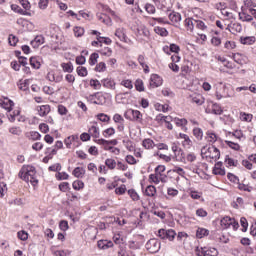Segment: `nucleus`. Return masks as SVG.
<instances>
[{
	"mask_svg": "<svg viewBox=\"0 0 256 256\" xmlns=\"http://www.w3.org/2000/svg\"><path fill=\"white\" fill-rule=\"evenodd\" d=\"M210 149H213V155L210 156L211 159H214V161H218V159H221V151H219V148L212 145Z\"/></svg>",
	"mask_w": 256,
	"mask_h": 256,
	"instance_id": "22",
	"label": "nucleus"
},
{
	"mask_svg": "<svg viewBox=\"0 0 256 256\" xmlns=\"http://www.w3.org/2000/svg\"><path fill=\"white\" fill-rule=\"evenodd\" d=\"M76 72H77V75L79 77H87V75H89V72L87 71V68L84 67V66H78L76 68Z\"/></svg>",
	"mask_w": 256,
	"mask_h": 256,
	"instance_id": "25",
	"label": "nucleus"
},
{
	"mask_svg": "<svg viewBox=\"0 0 256 256\" xmlns=\"http://www.w3.org/2000/svg\"><path fill=\"white\" fill-rule=\"evenodd\" d=\"M35 175L36 174H32L25 169H21L18 173V177H20L22 181H25L26 183L30 182L33 187H37V185L39 184V180H37V177Z\"/></svg>",
	"mask_w": 256,
	"mask_h": 256,
	"instance_id": "1",
	"label": "nucleus"
},
{
	"mask_svg": "<svg viewBox=\"0 0 256 256\" xmlns=\"http://www.w3.org/2000/svg\"><path fill=\"white\" fill-rule=\"evenodd\" d=\"M96 17L99 21L105 23V25H111V18L107 16V14L98 13L96 14Z\"/></svg>",
	"mask_w": 256,
	"mask_h": 256,
	"instance_id": "16",
	"label": "nucleus"
},
{
	"mask_svg": "<svg viewBox=\"0 0 256 256\" xmlns=\"http://www.w3.org/2000/svg\"><path fill=\"white\" fill-rule=\"evenodd\" d=\"M233 221V218L226 216L221 220L222 227H225V229H229V226L231 225V222Z\"/></svg>",
	"mask_w": 256,
	"mask_h": 256,
	"instance_id": "40",
	"label": "nucleus"
},
{
	"mask_svg": "<svg viewBox=\"0 0 256 256\" xmlns=\"http://www.w3.org/2000/svg\"><path fill=\"white\" fill-rule=\"evenodd\" d=\"M86 99L94 105H103L105 103V96L101 92L90 94Z\"/></svg>",
	"mask_w": 256,
	"mask_h": 256,
	"instance_id": "3",
	"label": "nucleus"
},
{
	"mask_svg": "<svg viewBox=\"0 0 256 256\" xmlns=\"http://www.w3.org/2000/svg\"><path fill=\"white\" fill-rule=\"evenodd\" d=\"M84 34H85V29L83 27L76 26L74 28L75 37H83Z\"/></svg>",
	"mask_w": 256,
	"mask_h": 256,
	"instance_id": "47",
	"label": "nucleus"
},
{
	"mask_svg": "<svg viewBox=\"0 0 256 256\" xmlns=\"http://www.w3.org/2000/svg\"><path fill=\"white\" fill-rule=\"evenodd\" d=\"M115 36L118 37L121 41H124V43H127V35L125 34V29L118 28L115 31Z\"/></svg>",
	"mask_w": 256,
	"mask_h": 256,
	"instance_id": "17",
	"label": "nucleus"
},
{
	"mask_svg": "<svg viewBox=\"0 0 256 256\" xmlns=\"http://www.w3.org/2000/svg\"><path fill=\"white\" fill-rule=\"evenodd\" d=\"M72 175H74V177L77 179H83V177H85V169L82 167H76L73 170Z\"/></svg>",
	"mask_w": 256,
	"mask_h": 256,
	"instance_id": "15",
	"label": "nucleus"
},
{
	"mask_svg": "<svg viewBox=\"0 0 256 256\" xmlns=\"http://www.w3.org/2000/svg\"><path fill=\"white\" fill-rule=\"evenodd\" d=\"M161 77L157 74H153L150 78V87H153V89L157 87H161Z\"/></svg>",
	"mask_w": 256,
	"mask_h": 256,
	"instance_id": "7",
	"label": "nucleus"
},
{
	"mask_svg": "<svg viewBox=\"0 0 256 256\" xmlns=\"http://www.w3.org/2000/svg\"><path fill=\"white\" fill-rule=\"evenodd\" d=\"M11 9L12 11H14V13H18L19 15L31 16V14L28 11L23 10L22 7L17 4H12Z\"/></svg>",
	"mask_w": 256,
	"mask_h": 256,
	"instance_id": "13",
	"label": "nucleus"
},
{
	"mask_svg": "<svg viewBox=\"0 0 256 256\" xmlns=\"http://www.w3.org/2000/svg\"><path fill=\"white\" fill-rule=\"evenodd\" d=\"M163 51L166 53V55H171V53L177 54L179 51H181V47H179L177 44H170V46H164Z\"/></svg>",
	"mask_w": 256,
	"mask_h": 256,
	"instance_id": "6",
	"label": "nucleus"
},
{
	"mask_svg": "<svg viewBox=\"0 0 256 256\" xmlns=\"http://www.w3.org/2000/svg\"><path fill=\"white\" fill-rule=\"evenodd\" d=\"M255 41L256 39L254 36H246L240 38V43H242V45H253Z\"/></svg>",
	"mask_w": 256,
	"mask_h": 256,
	"instance_id": "18",
	"label": "nucleus"
},
{
	"mask_svg": "<svg viewBox=\"0 0 256 256\" xmlns=\"http://www.w3.org/2000/svg\"><path fill=\"white\" fill-rule=\"evenodd\" d=\"M30 139H32V141H39L41 139V134L37 131H32L30 132Z\"/></svg>",
	"mask_w": 256,
	"mask_h": 256,
	"instance_id": "62",
	"label": "nucleus"
},
{
	"mask_svg": "<svg viewBox=\"0 0 256 256\" xmlns=\"http://www.w3.org/2000/svg\"><path fill=\"white\" fill-rule=\"evenodd\" d=\"M225 143L228 145V147H230V149H233L234 151H239V149H241V146L233 141L226 140Z\"/></svg>",
	"mask_w": 256,
	"mask_h": 256,
	"instance_id": "45",
	"label": "nucleus"
},
{
	"mask_svg": "<svg viewBox=\"0 0 256 256\" xmlns=\"http://www.w3.org/2000/svg\"><path fill=\"white\" fill-rule=\"evenodd\" d=\"M208 143H215L217 141V134L214 132H207Z\"/></svg>",
	"mask_w": 256,
	"mask_h": 256,
	"instance_id": "50",
	"label": "nucleus"
},
{
	"mask_svg": "<svg viewBox=\"0 0 256 256\" xmlns=\"http://www.w3.org/2000/svg\"><path fill=\"white\" fill-rule=\"evenodd\" d=\"M134 85H135L136 91H139V93L145 91V86H144V84H143V80L137 79V80L135 81V84H134Z\"/></svg>",
	"mask_w": 256,
	"mask_h": 256,
	"instance_id": "37",
	"label": "nucleus"
},
{
	"mask_svg": "<svg viewBox=\"0 0 256 256\" xmlns=\"http://www.w3.org/2000/svg\"><path fill=\"white\" fill-rule=\"evenodd\" d=\"M239 19L241 21H246L247 23H251V21H253V16H251L245 12H242V13H239Z\"/></svg>",
	"mask_w": 256,
	"mask_h": 256,
	"instance_id": "32",
	"label": "nucleus"
},
{
	"mask_svg": "<svg viewBox=\"0 0 256 256\" xmlns=\"http://www.w3.org/2000/svg\"><path fill=\"white\" fill-rule=\"evenodd\" d=\"M88 133L94 139H99V137H100L99 127H97L95 125H93V126H91V128H89Z\"/></svg>",
	"mask_w": 256,
	"mask_h": 256,
	"instance_id": "19",
	"label": "nucleus"
},
{
	"mask_svg": "<svg viewBox=\"0 0 256 256\" xmlns=\"http://www.w3.org/2000/svg\"><path fill=\"white\" fill-rule=\"evenodd\" d=\"M97 41H99V43H104L105 45H111V43H113V41L109 37L98 36Z\"/></svg>",
	"mask_w": 256,
	"mask_h": 256,
	"instance_id": "51",
	"label": "nucleus"
},
{
	"mask_svg": "<svg viewBox=\"0 0 256 256\" xmlns=\"http://www.w3.org/2000/svg\"><path fill=\"white\" fill-rule=\"evenodd\" d=\"M48 170L53 171L54 173H57V172L61 171V164L56 163L54 165H51V166H49Z\"/></svg>",
	"mask_w": 256,
	"mask_h": 256,
	"instance_id": "63",
	"label": "nucleus"
},
{
	"mask_svg": "<svg viewBox=\"0 0 256 256\" xmlns=\"http://www.w3.org/2000/svg\"><path fill=\"white\" fill-rule=\"evenodd\" d=\"M37 111L40 117H45L46 115H49V113H51V106L50 105L39 106Z\"/></svg>",
	"mask_w": 256,
	"mask_h": 256,
	"instance_id": "10",
	"label": "nucleus"
},
{
	"mask_svg": "<svg viewBox=\"0 0 256 256\" xmlns=\"http://www.w3.org/2000/svg\"><path fill=\"white\" fill-rule=\"evenodd\" d=\"M17 235L20 241H27V239H29V234L26 231H19Z\"/></svg>",
	"mask_w": 256,
	"mask_h": 256,
	"instance_id": "55",
	"label": "nucleus"
},
{
	"mask_svg": "<svg viewBox=\"0 0 256 256\" xmlns=\"http://www.w3.org/2000/svg\"><path fill=\"white\" fill-rule=\"evenodd\" d=\"M126 191H127V186H125V184H122L120 187L115 189L116 195H125Z\"/></svg>",
	"mask_w": 256,
	"mask_h": 256,
	"instance_id": "58",
	"label": "nucleus"
},
{
	"mask_svg": "<svg viewBox=\"0 0 256 256\" xmlns=\"http://www.w3.org/2000/svg\"><path fill=\"white\" fill-rule=\"evenodd\" d=\"M227 177L231 181V183H237V185H239V177H237L235 174L229 172L227 174Z\"/></svg>",
	"mask_w": 256,
	"mask_h": 256,
	"instance_id": "60",
	"label": "nucleus"
},
{
	"mask_svg": "<svg viewBox=\"0 0 256 256\" xmlns=\"http://www.w3.org/2000/svg\"><path fill=\"white\" fill-rule=\"evenodd\" d=\"M120 85H122V87H126V89H133V82L129 79L122 80Z\"/></svg>",
	"mask_w": 256,
	"mask_h": 256,
	"instance_id": "59",
	"label": "nucleus"
},
{
	"mask_svg": "<svg viewBox=\"0 0 256 256\" xmlns=\"http://www.w3.org/2000/svg\"><path fill=\"white\" fill-rule=\"evenodd\" d=\"M30 65L33 69H41V57L39 56L30 57Z\"/></svg>",
	"mask_w": 256,
	"mask_h": 256,
	"instance_id": "8",
	"label": "nucleus"
},
{
	"mask_svg": "<svg viewBox=\"0 0 256 256\" xmlns=\"http://www.w3.org/2000/svg\"><path fill=\"white\" fill-rule=\"evenodd\" d=\"M177 236V232L173 229L165 230V229H160L158 230V237L160 239H168L169 241H173L175 237Z\"/></svg>",
	"mask_w": 256,
	"mask_h": 256,
	"instance_id": "4",
	"label": "nucleus"
},
{
	"mask_svg": "<svg viewBox=\"0 0 256 256\" xmlns=\"http://www.w3.org/2000/svg\"><path fill=\"white\" fill-rule=\"evenodd\" d=\"M154 31L157 35H160V37H167V35H169V31L163 27H155Z\"/></svg>",
	"mask_w": 256,
	"mask_h": 256,
	"instance_id": "27",
	"label": "nucleus"
},
{
	"mask_svg": "<svg viewBox=\"0 0 256 256\" xmlns=\"http://www.w3.org/2000/svg\"><path fill=\"white\" fill-rule=\"evenodd\" d=\"M94 71H96L97 73H104V71H107V65L105 64V62H99L94 68Z\"/></svg>",
	"mask_w": 256,
	"mask_h": 256,
	"instance_id": "30",
	"label": "nucleus"
},
{
	"mask_svg": "<svg viewBox=\"0 0 256 256\" xmlns=\"http://www.w3.org/2000/svg\"><path fill=\"white\" fill-rule=\"evenodd\" d=\"M238 189L240 191H246L248 193H251V191H253V187L245 185V184H241L240 182L238 184Z\"/></svg>",
	"mask_w": 256,
	"mask_h": 256,
	"instance_id": "54",
	"label": "nucleus"
},
{
	"mask_svg": "<svg viewBox=\"0 0 256 256\" xmlns=\"http://www.w3.org/2000/svg\"><path fill=\"white\" fill-rule=\"evenodd\" d=\"M145 247L149 253H159L161 251V242L157 238H151L147 241Z\"/></svg>",
	"mask_w": 256,
	"mask_h": 256,
	"instance_id": "2",
	"label": "nucleus"
},
{
	"mask_svg": "<svg viewBox=\"0 0 256 256\" xmlns=\"http://www.w3.org/2000/svg\"><path fill=\"white\" fill-rule=\"evenodd\" d=\"M169 19L172 23H179L181 21V14L179 12H172L169 14Z\"/></svg>",
	"mask_w": 256,
	"mask_h": 256,
	"instance_id": "23",
	"label": "nucleus"
},
{
	"mask_svg": "<svg viewBox=\"0 0 256 256\" xmlns=\"http://www.w3.org/2000/svg\"><path fill=\"white\" fill-rule=\"evenodd\" d=\"M212 113L214 115H223V108L217 103L212 105Z\"/></svg>",
	"mask_w": 256,
	"mask_h": 256,
	"instance_id": "36",
	"label": "nucleus"
},
{
	"mask_svg": "<svg viewBox=\"0 0 256 256\" xmlns=\"http://www.w3.org/2000/svg\"><path fill=\"white\" fill-rule=\"evenodd\" d=\"M195 21H196V19H194V18H186L184 21V25H185V27L190 29V31H193V29L195 27Z\"/></svg>",
	"mask_w": 256,
	"mask_h": 256,
	"instance_id": "26",
	"label": "nucleus"
},
{
	"mask_svg": "<svg viewBox=\"0 0 256 256\" xmlns=\"http://www.w3.org/2000/svg\"><path fill=\"white\" fill-rule=\"evenodd\" d=\"M172 121H174L177 127H185V125L188 123L187 119L185 118H174Z\"/></svg>",
	"mask_w": 256,
	"mask_h": 256,
	"instance_id": "29",
	"label": "nucleus"
},
{
	"mask_svg": "<svg viewBox=\"0 0 256 256\" xmlns=\"http://www.w3.org/2000/svg\"><path fill=\"white\" fill-rule=\"evenodd\" d=\"M96 117L102 123H109V121H111V117H109V115H107L105 113H100Z\"/></svg>",
	"mask_w": 256,
	"mask_h": 256,
	"instance_id": "42",
	"label": "nucleus"
},
{
	"mask_svg": "<svg viewBox=\"0 0 256 256\" xmlns=\"http://www.w3.org/2000/svg\"><path fill=\"white\" fill-rule=\"evenodd\" d=\"M14 105H15V103L13 102V100H11L7 97H3V99L1 100L2 109H5L8 113H11V111H13Z\"/></svg>",
	"mask_w": 256,
	"mask_h": 256,
	"instance_id": "5",
	"label": "nucleus"
},
{
	"mask_svg": "<svg viewBox=\"0 0 256 256\" xmlns=\"http://www.w3.org/2000/svg\"><path fill=\"white\" fill-rule=\"evenodd\" d=\"M102 83L99 82L97 79H91L90 80V87H93V89H101Z\"/></svg>",
	"mask_w": 256,
	"mask_h": 256,
	"instance_id": "56",
	"label": "nucleus"
},
{
	"mask_svg": "<svg viewBox=\"0 0 256 256\" xmlns=\"http://www.w3.org/2000/svg\"><path fill=\"white\" fill-rule=\"evenodd\" d=\"M209 235V230L205 228H198L196 231L197 239H203V237H207Z\"/></svg>",
	"mask_w": 256,
	"mask_h": 256,
	"instance_id": "20",
	"label": "nucleus"
},
{
	"mask_svg": "<svg viewBox=\"0 0 256 256\" xmlns=\"http://www.w3.org/2000/svg\"><path fill=\"white\" fill-rule=\"evenodd\" d=\"M101 83L106 89H115V80L113 78L102 79Z\"/></svg>",
	"mask_w": 256,
	"mask_h": 256,
	"instance_id": "11",
	"label": "nucleus"
},
{
	"mask_svg": "<svg viewBox=\"0 0 256 256\" xmlns=\"http://www.w3.org/2000/svg\"><path fill=\"white\" fill-rule=\"evenodd\" d=\"M240 224H241V227H242V233H247V229L249 227V222H247V218L242 217L240 219Z\"/></svg>",
	"mask_w": 256,
	"mask_h": 256,
	"instance_id": "44",
	"label": "nucleus"
},
{
	"mask_svg": "<svg viewBox=\"0 0 256 256\" xmlns=\"http://www.w3.org/2000/svg\"><path fill=\"white\" fill-rule=\"evenodd\" d=\"M128 195H130L133 201H139V194L137 191H135V189L128 190Z\"/></svg>",
	"mask_w": 256,
	"mask_h": 256,
	"instance_id": "52",
	"label": "nucleus"
},
{
	"mask_svg": "<svg viewBox=\"0 0 256 256\" xmlns=\"http://www.w3.org/2000/svg\"><path fill=\"white\" fill-rule=\"evenodd\" d=\"M86 62L87 59L85 58V56L80 55L76 57V65H85Z\"/></svg>",
	"mask_w": 256,
	"mask_h": 256,
	"instance_id": "64",
	"label": "nucleus"
},
{
	"mask_svg": "<svg viewBox=\"0 0 256 256\" xmlns=\"http://www.w3.org/2000/svg\"><path fill=\"white\" fill-rule=\"evenodd\" d=\"M97 59H99V54L96 52L92 53L88 60L89 65H91V67H93V65H96Z\"/></svg>",
	"mask_w": 256,
	"mask_h": 256,
	"instance_id": "38",
	"label": "nucleus"
},
{
	"mask_svg": "<svg viewBox=\"0 0 256 256\" xmlns=\"http://www.w3.org/2000/svg\"><path fill=\"white\" fill-rule=\"evenodd\" d=\"M56 179L58 181H67V179H69V174H67V172H58V174H56Z\"/></svg>",
	"mask_w": 256,
	"mask_h": 256,
	"instance_id": "49",
	"label": "nucleus"
},
{
	"mask_svg": "<svg viewBox=\"0 0 256 256\" xmlns=\"http://www.w3.org/2000/svg\"><path fill=\"white\" fill-rule=\"evenodd\" d=\"M142 145L145 149H153L155 142L152 139H144Z\"/></svg>",
	"mask_w": 256,
	"mask_h": 256,
	"instance_id": "41",
	"label": "nucleus"
},
{
	"mask_svg": "<svg viewBox=\"0 0 256 256\" xmlns=\"http://www.w3.org/2000/svg\"><path fill=\"white\" fill-rule=\"evenodd\" d=\"M195 251H196L197 256H208V255H210L209 252L207 251V247H201V248L196 247Z\"/></svg>",
	"mask_w": 256,
	"mask_h": 256,
	"instance_id": "39",
	"label": "nucleus"
},
{
	"mask_svg": "<svg viewBox=\"0 0 256 256\" xmlns=\"http://www.w3.org/2000/svg\"><path fill=\"white\" fill-rule=\"evenodd\" d=\"M8 43L11 47H16L17 43H19V38L13 34H10L8 37Z\"/></svg>",
	"mask_w": 256,
	"mask_h": 256,
	"instance_id": "34",
	"label": "nucleus"
},
{
	"mask_svg": "<svg viewBox=\"0 0 256 256\" xmlns=\"http://www.w3.org/2000/svg\"><path fill=\"white\" fill-rule=\"evenodd\" d=\"M72 187L74 191H81L85 187V183L81 180H75L72 183Z\"/></svg>",
	"mask_w": 256,
	"mask_h": 256,
	"instance_id": "24",
	"label": "nucleus"
},
{
	"mask_svg": "<svg viewBox=\"0 0 256 256\" xmlns=\"http://www.w3.org/2000/svg\"><path fill=\"white\" fill-rule=\"evenodd\" d=\"M105 165L106 167H108V169L113 170L117 167V162L115 161V159L107 158L105 160Z\"/></svg>",
	"mask_w": 256,
	"mask_h": 256,
	"instance_id": "33",
	"label": "nucleus"
},
{
	"mask_svg": "<svg viewBox=\"0 0 256 256\" xmlns=\"http://www.w3.org/2000/svg\"><path fill=\"white\" fill-rule=\"evenodd\" d=\"M98 245V249H110V247H113V241H109V240H99L97 242Z\"/></svg>",
	"mask_w": 256,
	"mask_h": 256,
	"instance_id": "12",
	"label": "nucleus"
},
{
	"mask_svg": "<svg viewBox=\"0 0 256 256\" xmlns=\"http://www.w3.org/2000/svg\"><path fill=\"white\" fill-rule=\"evenodd\" d=\"M192 103H195L196 105H203V103H205V98H203L200 94L192 96Z\"/></svg>",
	"mask_w": 256,
	"mask_h": 256,
	"instance_id": "35",
	"label": "nucleus"
},
{
	"mask_svg": "<svg viewBox=\"0 0 256 256\" xmlns=\"http://www.w3.org/2000/svg\"><path fill=\"white\" fill-rule=\"evenodd\" d=\"M194 27L197 29H200L201 31H205L207 29V25H205V22L203 20H197L194 22Z\"/></svg>",
	"mask_w": 256,
	"mask_h": 256,
	"instance_id": "43",
	"label": "nucleus"
},
{
	"mask_svg": "<svg viewBox=\"0 0 256 256\" xmlns=\"http://www.w3.org/2000/svg\"><path fill=\"white\" fill-rule=\"evenodd\" d=\"M233 60L238 65H245V63H247V56H243L241 55V53H236V54H233Z\"/></svg>",
	"mask_w": 256,
	"mask_h": 256,
	"instance_id": "9",
	"label": "nucleus"
},
{
	"mask_svg": "<svg viewBox=\"0 0 256 256\" xmlns=\"http://www.w3.org/2000/svg\"><path fill=\"white\" fill-rule=\"evenodd\" d=\"M61 67L64 71V73H73V63L68 62V63H62Z\"/></svg>",
	"mask_w": 256,
	"mask_h": 256,
	"instance_id": "28",
	"label": "nucleus"
},
{
	"mask_svg": "<svg viewBox=\"0 0 256 256\" xmlns=\"http://www.w3.org/2000/svg\"><path fill=\"white\" fill-rule=\"evenodd\" d=\"M59 190L62 191V193H67L71 189L69 186V182H62L59 184Z\"/></svg>",
	"mask_w": 256,
	"mask_h": 256,
	"instance_id": "46",
	"label": "nucleus"
},
{
	"mask_svg": "<svg viewBox=\"0 0 256 256\" xmlns=\"http://www.w3.org/2000/svg\"><path fill=\"white\" fill-rule=\"evenodd\" d=\"M59 229L61 231H67L69 229V222L67 220H61L59 223Z\"/></svg>",
	"mask_w": 256,
	"mask_h": 256,
	"instance_id": "57",
	"label": "nucleus"
},
{
	"mask_svg": "<svg viewBox=\"0 0 256 256\" xmlns=\"http://www.w3.org/2000/svg\"><path fill=\"white\" fill-rule=\"evenodd\" d=\"M193 135L198 141L203 140V130L201 128H194Z\"/></svg>",
	"mask_w": 256,
	"mask_h": 256,
	"instance_id": "31",
	"label": "nucleus"
},
{
	"mask_svg": "<svg viewBox=\"0 0 256 256\" xmlns=\"http://www.w3.org/2000/svg\"><path fill=\"white\" fill-rule=\"evenodd\" d=\"M232 33L235 34V33H241L243 31V26H241V24L239 23H234L232 24Z\"/></svg>",
	"mask_w": 256,
	"mask_h": 256,
	"instance_id": "48",
	"label": "nucleus"
},
{
	"mask_svg": "<svg viewBox=\"0 0 256 256\" xmlns=\"http://www.w3.org/2000/svg\"><path fill=\"white\" fill-rule=\"evenodd\" d=\"M155 193H157V188L153 185H149L146 187L145 195L147 197H155Z\"/></svg>",
	"mask_w": 256,
	"mask_h": 256,
	"instance_id": "21",
	"label": "nucleus"
},
{
	"mask_svg": "<svg viewBox=\"0 0 256 256\" xmlns=\"http://www.w3.org/2000/svg\"><path fill=\"white\" fill-rule=\"evenodd\" d=\"M145 11H147L150 15H153V14H155L156 9H155V6L153 4L147 3L145 5Z\"/></svg>",
	"mask_w": 256,
	"mask_h": 256,
	"instance_id": "61",
	"label": "nucleus"
},
{
	"mask_svg": "<svg viewBox=\"0 0 256 256\" xmlns=\"http://www.w3.org/2000/svg\"><path fill=\"white\" fill-rule=\"evenodd\" d=\"M130 113L132 115V121H143V114H141V111L130 109Z\"/></svg>",
	"mask_w": 256,
	"mask_h": 256,
	"instance_id": "14",
	"label": "nucleus"
},
{
	"mask_svg": "<svg viewBox=\"0 0 256 256\" xmlns=\"http://www.w3.org/2000/svg\"><path fill=\"white\" fill-rule=\"evenodd\" d=\"M115 133V128L113 127H110V128H107L106 130H104L102 132V135L103 137H112V135Z\"/></svg>",
	"mask_w": 256,
	"mask_h": 256,
	"instance_id": "53",
	"label": "nucleus"
}]
</instances>
